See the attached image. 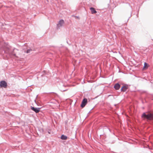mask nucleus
<instances>
[{
  "instance_id": "nucleus-1",
  "label": "nucleus",
  "mask_w": 153,
  "mask_h": 153,
  "mask_svg": "<svg viewBox=\"0 0 153 153\" xmlns=\"http://www.w3.org/2000/svg\"><path fill=\"white\" fill-rule=\"evenodd\" d=\"M142 117L147 120H153V112H147L143 113Z\"/></svg>"
},
{
  "instance_id": "nucleus-2",
  "label": "nucleus",
  "mask_w": 153,
  "mask_h": 153,
  "mask_svg": "<svg viewBox=\"0 0 153 153\" xmlns=\"http://www.w3.org/2000/svg\"><path fill=\"white\" fill-rule=\"evenodd\" d=\"M64 22L63 20L62 19L60 20L59 23L57 25V28H59L62 27L64 24Z\"/></svg>"
},
{
  "instance_id": "nucleus-3",
  "label": "nucleus",
  "mask_w": 153,
  "mask_h": 153,
  "mask_svg": "<svg viewBox=\"0 0 153 153\" xmlns=\"http://www.w3.org/2000/svg\"><path fill=\"white\" fill-rule=\"evenodd\" d=\"M0 87H1L6 88L7 86V84L5 81H2L0 82Z\"/></svg>"
},
{
  "instance_id": "nucleus-4",
  "label": "nucleus",
  "mask_w": 153,
  "mask_h": 153,
  "mask_svg": "<svg viewBox=\"0 0 153 153\" xmlns=\"http://www.w3.org/2000/svg\"><path fill=\"white\" fill-rule=\"evenodd\" d=\"M87 102V99L86 98H84L82 102V104L81 105V107L82 108L84 107L86 104Z\"/></svg>"
},
{
  "instance_id": "nucleus-5",
  "label": "nucleus",
  "mask_w": 153,
  "mask_h": 153,
  "mask_svg": "<svg viewBox=\"0 0 153 153\" xmlns=\"http://www.w3.org/2000/svg\"><path fill=\"white\" fill-rule=\"evenodd\" d=\"M31 109L34 111L36 113H39L40 111V108H35L34 107L31 106Z\"/></svg>"
},
{
  "instance_id": "nucleus-6",
  "label": "nucleus",
  "mask_w": 153,
  "mask_h": 153,
  "mask_svg": "<svg viewBox=\"0 0 153 153\" xmlns=\"http://www.w3.org/2000/svg\"><path fill=\"white\" fill-rule=\"evenodd\" d=\"M120 86L118 83L116 84L114 86V87L116 90H118L120 88Z\"/></svg>"
},
{
  "instance_id": "nucleus-7",
  "label": "nucleus",
  "mask_w": 153,
  "mask_h": 153,
  "mask_svg": "<svg viewBox=\"0 0 153 153\" xmlns=\"http://www.w3.org/2000/svg\"><path fill=\"white\" fill-rule=\"evenodd\" d=\"M90 9L91 10V13L93 14L97 13V11L94 8L91 7Z\"/></svg>"
},
{
  "instance_id": "nucleus-8",
  "label": "nucleus",
  "mask_w": 153,
  "mask_h": 153,
  "mask_svg": "<svg viewBox=\"0 0 153 153\" xmlns=\"http://www.w3.org/2000/svg\"><path fill=\"white\" fill-rule=\"evenodd\" d=\"M127 89V87L126 86H124L122 87L121 88V90L122 91L124 92L126 91Z\"/></svg>"
},
{
  "instance_id": "nucleus-9",
  "label": "nucleus",
  "mask_w": 153,
  "mask_h": 153,
  "mask_svg": "<svg viewBox=\"0 0 153 153\" xmlns=\"http://www.w3.org/2000/svg\"><path fill=\"white\" fill-rule=\"evenodd\" d=\"M148 65L145 62L144 64V66L143 68V69H147L148 67Z\"/></svg>"
},
{
  "instance_id": "nucleus-10",
  "label": "nucleus",
  "mask_w": 153,
  "mask_h": 153,
  "mask_svg": "<svg viewBox=\"0 0 153 153\" xmlns=\"http://www.w3.org/2000/svg\"><path fill=\"white\" fill-rule=\"evenodd\" d=\"M61 138L62 140H66L67 139V137L66 136L62 135L61 136Z\"/></svg>"
},
{
  "instance_id": "nucleus-11",
  "label": "nucleus",
  "mask_w": 153,
  "mask_h": 153,
  "mask_svg": "<svg viewBox=\"0 0 153 153\" xmlns=\"http://www.w3.org/2000/svg\"><path fill=\"white\" fill-rule=\"evenodd\" d=\"M30 50H27V53H29L30 52Z\"/></svg>"
},
{
  "instance_id": "nucleus-12",
  "label": "nucleus",
  "mask_w": 153,
  "mask_h": 153,
  "mask_svg": "<svg viewBox=\"0 0 153 153\" xmlns=\"http://www.w3.org/2000/svg\"><path fill=\"white\" fill-rule=\"evenodd\" d=\"M5 51L6 52V53H7V52H6V51Z\"/></svg>"
}]
</instances>
